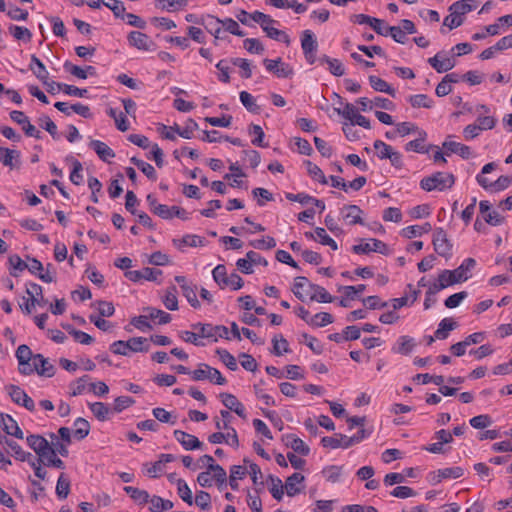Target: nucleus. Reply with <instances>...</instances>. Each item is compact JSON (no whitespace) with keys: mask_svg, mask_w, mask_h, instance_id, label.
<instances>
[{"mask_svg":"<svg viewBox=\"0 0 512 512\" xmlns=\"http://www.w3.org/2000/svg\"><path fill=\"white\" fill-rule=\"evenodd\" d=\"M476 266V260L474 258H466L461 265L454 270H442L439 274L442 277V281L451 286L457 283L467 281L471 277V272Z\"/></svg>","mask_w":512,"mask_h":512,"instance_id":"nucleus-1","label":"nucleus"},{"mask_svg":"<svg viewBox=\"0 0 512 512\" xmlns=\"http://www.w3.org/2000/svg\"><path fill=\"white\" fill-rule=\"evenodd\" d=\"M455 176L452 173L435 172L430 176L424 177L420 181V188L424 191L433 190L444 191L452 188L455 184Z\"/></svg>","mask_w":512,"mask_h":512,"instance_id":"nucleus-2","label":"nucleus"},{"mask_svg":"<svg viewBox=\"0 0 512 512\" xmlns=\"http://www.w3.org/2000/svg\"><path fill=\"white\" fill-rule=\"evenodd\" d=\"M42 292V287L39 284L33 282L28 283L26 285V293L29 298L25 299V297H23L25 302L19 305L21 310L26 314H31L36 305L40 307L46 306L48 304V300L44 298Z\"/></svg>","mask_w":512,"mask_h":512,"instance_id":"nucleus-3","label":"nucleus"},{"mask_svg":"<svg viewBox=\"0 0 512 512\" xmlns=\"http://www.w3.org/2000/svg\"><path fill=\"white\" fill-rule=\"evenodd\" d=\"M199 468L206 467V470H213V477H215V484L219 490L227 488V473L222 466L215 463L211 455H203L197 460Z\"/></svg>","mask_w":512,"mask_h":512,"instance_id":"nucleus-4","label":"nucleus"},{"mask_svg":"<svg viewBox=\"0 0 512 512\" xmlns=\"http://www.w3.org/2000/svg\"><path fill=\"white\" fill-rule=\"evenodd\" d=\"M432 243L435 252L446 259L452 256L453 244L448 239L446 231L442 227H438L433 232Z\"/></svg>","mask_w":512,"mask_h":512,"instance_id":"nucleus-5","label":"nucleus"},{"mask_svg":"<svg viewBox=\"0 0 512 512\" xmlns=\"http://www.w3.org/2000/svg\"><path fill=\"white\" fill-rule=\"evenodd\" d=\"M194 380H209L215 385H225L227 380L222 376L221 372L209 366L208 364L201 363L194 369Z\"/></svg>","mask_w":512,"mask_h":512,"instance_id":"nucleus-6","label":"nucleus"},{"mask_svg":"<svg viewBox=\"0 0 512 512\" xmlns=\"http://www.w3.org/2000/svg\"><path fill=\"white\" fill-rule=\"evenodd\" d=\"M18 360V370L22 375H31L34 373L35 367H32L35 354L32 353L30 347L26 344L18 346L15 354Z\"/></svg>","mask_w":512,"mask_h":512,"instance_id":"nucleus-7","label":"nucleus"},{"mask_svg":"<svg viewBox=\"0 0 512 512\" xmlns=\"http://www.w3.org/2000/svg\"><path fill=\"white\" fill-rule=\"evenodd\" d=\"M296 314L312 327H324L334 322V317L328 312H319L310 317L309 311L304 306H299Z\"/></svg>","mask_w":512,"mask_h":512,"instance_id":"nucleus-8","label":"nucleus"},{"mask_svg":"<svg viewBox=\"0 0 512 512\" xmlns=\"http://www.w3.org/2000/svg\"><path fill=\"white\" fill-rule=\"evenodd\" d=\"M301 47L306 62L313 65L317 61L316 53L318 50V42L311 30H304L302 32Z\"/></svg>","mask_w":512,"mask_h":512,"instance_id":"nucleus-9","label":"nucleus"},{"mask_svg":"<svg viewBox=\"0 0 512 512\" xmlns=\"http://www.w3.org/2000/svg\"><path fill=\"white\" fill-rule=\"evenodd\" d=\"M28 446L38 455L37 461L41 462L44 458H47L50 451H52V445L46 438L38 434H31L26 438Z\"/></svg>","mask_w":512,"mask_h":512,"instance_id":"nucleus-10","label":"nucleus"},{"mask_svg":"<svg viewBox=\"0 0 512 512\" xmlns=\"http://www.w3.org/2000/svg\"><path fill=\"white\" fill-rule=\"evenodd\" d=\"M7 389L11 400L15 404L25 407L30 412L35 410L33 399L22 388L16 385H9Z\"/></svg>","mask_w":512,"mask_h":512,"instance_id":"nucleus-11","label":"nucleus"},{"mask_svg":"<svg viewBox=\"0 0 512 512\" xmlns=\"http://www.w3.org/2000/svg\"><path fill=\"white\" fill-rule=\"evenodd\" d=\"M10 118L19 125H22V129L26 136L41 139L42 135L39 130L36 129L29 121V118L24 112L19 110H13L10 112Z\"/></svg>","mask_w":512,"mask_h":512,"instance_id":"nucleus-12","label":"nucleus"},{"mask_svg":"<svg viewBox=\"0 0 512 512\" xmlns=\"http://www.w3.org/2000/svg\"><path fill=\"white\" fill-rule=\"evenodd\" d=\"M476 180L485 190L493 189L495 192L503 191L512 184V176L510 175H502L495 182H489L486 177L478 174Z\"/></svg>","mask_w":512,"mask_h":512,"instance_id":"nucleus-13","label":"nucleus"},{"mask_svg":"<svg viewBox=\"0 0 512 512\" xmlns=\"http://www.w3.org/2000/svg\"><path fill=\"white\" fill-rule=\"evenodd\" d=\"M372 245L369 243L357 244L352 247V251L355 254H368L370 252H377L383 255L389 254V249L386 243L379 239L372 238Z\"/></svg>","mask_w":512,"mask_h":512,"instance_id":"nucleus-14","label":"nucleus"},{"mask_svg":"<svg viewBox=\"0 0 512 512\" xmlns=\"http://www.w3.org/2000/svg\"><path fill=\"white\" fill-rule=\"evenodd\" d=\"M0 426L3 431L17 439H23L24 434L17 421L9 414L0 412Z\"/></svg>","mask_w":512,"mask_h":512,"instance_id":"nucleus-15","label":"nucleus"},{"mask_svg":"<svg viewBox=\"0 0 512 512\" xmlns=\"http://www.w3.org/2000/svg\"><path fill=\"white\" fill-rule=\"evenodd\" d=\"M220 398L222 404L228 409V411L235 412L239 417L243 419L246 418V409L235 395L231 393H221Z\"/></svg>","mask_w":512,"mask_h":512,"instance_id":"nucleus-16","label":"nucleus"},{"mask_svg":"<svg viewBox=\"0 0 512 512\" xmlns=\"http://www.w3.org/2000/svg\"><path fill=\"white\" fill-rule=\"evenodd\" d=\"M128 42L131 46L139 49V50H151V47L154 45L153 41L150 39V37L142 33L140 31H131L128 34Z\"/></svg>","mask_w":512,"mask_h":512,"instance_id":"nucleus-17","label":"nucleus"},{"mask_svg":"<svg viewBox=\"0 0 512 512\" xmlns=\"http://www.w3.org/2000/svg\"><path fill=\"white\" fill-rule=\"evenodd\" d=\"M32 367H35L34 373L36 372L40 376L52 377L55 374V367L45 358L42 354H35L34 362Z\"/></svg>","mask_w":512,"mask_h":512,"instance_id":"nucleus-18","label":"nucleus"},{"mask_svg":"<svg viewBox=\"0 0 512 512\" xmlns=\"http://www.w3.org/2000/svg\"><path fill=\"white\" fill-rule=\"evenodd\" d=\"M418 135H419V137L417 139L409 141L405 145L406 151H414V152L421 153V154H427V153H429L430 149L438 148L437 146L432 145V144L429 146L424 145V142L427 138V133L424 130L418 131Z\"/></svg>","mask_w":512,"mask_h":512,"instance_id":"nucleus-19","label":"nucleus"},{"mask_svg":"<svg viewBox=\"0 0 512 512\" xmlns=\"http://www.w3.org/2000/svg\"><path fill=\"white\" fill-rule=\"evenodd\" d=\"M342 217L345 221H347L350 225H356V224H364V221L361 217L363 214V211L361 208L357 205L351 204V205H345L341 209Z\"/></svg>","mask_w":512,"mask_h":512,"instance_id":"nucleus-20","label":"nucleus"},{"mask_svg":"<svg viewBox=\"0 0 512 512\" xmlns=\"http://www.w3.org/2000/svg\"><path fill=\"white\" fill-rule=\"evenodd\" d=\"M176 460L173 454H160L159 459L147 468L146 473L151 478H157L163 471L166 463Z\"/></svg>","mask_w":512,"mask_h":512,"instance_id":"nucleus-21","label":"nucleus"},{"mask_svg":"<svg viewBox=\"0 0 512 512\" xmlns=\"http://www.w3.org/2000/svg\"><path fill=\"white\" fill-rule=\"evenodd\" d=\"M215 326L212 324H197L194 325V346L205 345L199 338H206L213 341Z\"/></svg>","mask_w":512,"mask_h":512,"instance_id":"nucleus-22","label":"nucleus"},{"mask_svg":"<svg viewBox=\"0 0 512 512\" xmlns=\"http://www.w3.org/2000/svg\"><path fill=\"white\" fill-rule=\"evenodd\" d=\"M89 147L93 149L104 162H108L109 159L115 157V152L106 143L100 140H91Z\"/></svg>","mask_w":512,"mask_h":512,"instance_id":"nucleus-23","label":"nucleus"},{"mask_svg":"<svg viewBox=\"0 0 512 512\" xmlns=\"http://www.w3.org/2000/svg\"><path fill=\"white\" fill-rule=\"evenodd\" d=\"M0 161L12 169L20 164V151L0 146Z\"/></svg>","mask_w":512,"mask_h":512,"instance_id":"nucleus-24","label":"nucleus"},{"mask_svg":"<svg viewBox=\"0 0 512 512\" xmlns=\"http://www.w3.org/2000/svg\"><path fill=\"white\" fill-rule=\"evenodd\" d=\"M287 442L286 445L290 447L294 452L307 456L310 453V448L305 442L297 437L295 434H287L285 436Z\"/></svg>","mask_w":512,"mask_h":512,"instance_id":"nucleus-25","label":"nucleus"},{"mask_svg":"<svg viewBox=\"0 0 512 512\" xmlns=\"http://www.w3.org/2000/svg\"><path fill=\"white\" fill-rule=\"evenodd\" d=\"M416 342L414 338L404 335L397 340V345L392 347V352L402 355H408L415 348Z\"/></svg>","mask_w":512,"mask_h":512,"instance_id":"nucleus-26","label":"nucleus"},{"mask_svg":"<svg viewBox=\"0 0 512 512\" xmlns=\"http://www.w3.org/2000/svg\"><path fill=\"white\" fill-rule=\"evenodd\" d=\"M222 19H219L212 15H207L204 19L202 24L205 26V28L208 30L209 33H211L215 39H224V36L221 35L222 33Z\"/></svg>","mask_w":512,"mask_h":512,"instance_id":"nucleus-27","label":"nucleus"},{"mask_svg":"<svg viewBox=\"0 0 512 512\" xmlns=\"http://www.w3.org/2000/svg\"><path fill=\"white\" fill-rule=\"evenodd\" d=\"M29 69L33 72L37 79H39L42 83H46V79H48L49 73L43 62L35 54L31 55Z\"/></svg>","mask_w":512,"mask_h":512,"instance_id":"nucleus-28","label":"nucleus"},{"mask_svg":"<svg viewBox=\"0 0 512 512\" xmlns=\"http://www.w3.org/2000/svg\"><path fill=\"white\" fill-rule=\"evenodd\" d=\"M305 480V477L298 472L293 473L286 479L285 489L287 495L293 497L301 492V488L297 487L296 484H301Z\"/></svg>","mask_w":512,"mask_h":512,"instance_id":"nucleus-29","label":"nucleus"},{"mask_svg":"<svg viewBox=\"0 0 512 512\" xmlns=\"http://www.w3.org/2000/svg\"><path fill=\"white\" fill-rule=\"evenodd\" d=\"M123 490L132 498V500L140 506L148 504L150 495L146 490H141L132 486H125Z\"/></svg>","mask_w":512,"mask_h":512,"instance_id":"nucleus-30","label":"nucleus"},{"mask_svg":"<svg viewBox=\"0 0 512 512\" xmlns=\"http://www.w3.org/2000/svg\"><path fill=\"white\" fill-rule=\"evenodd\" d=\"M458 326L457 322L452 318H444L438 324V328L435 331V338L439 340H444L448 338L449 332L456 329Z\"/></svg>","mask_w":512,"mask_h":512,"instance_id":"nucleus-31","label":"nucleus"},{"mask_svg":"<svg viewBox=\"0 0 512 512\" xmlns=\"http://www.w3.org/2000/svg\"><path fill=\"white\" fill-rule=\"evenodd\" d=\"M150 512H163L173 508V502L168 499H163L160 496H152L148 501Z\"/></svg>","mask_w":512,"mask_h":512,"instance_id":"nucleus-32","label":"nucleus"},{"mask_svg":"<svg viewBox=\"0 0 512 512\" xmlns=\"http://www.w3.org/2000/svg\"><path fill=\"white\" fill-rule=\"evenodd\" d=\"M144 311L147 312V315L150 320L154 321L155 323H157L159 325L167 324L172 319V317L169 313H167L161 309H157V308H153V307H146L144 309Z\"/></svg>","mask_w":512,"mask_h":512,"instance_id":"nucleus-33","label":"nucleus"},{"mask_svg":"<svg viewBox=\"0 0 512 512\" xmlns=\"http://www.w3.org/2000/svg\"><path fill=\"white\" fill-rule=\"evenodd\" d=\"M125 342H126V347H128V353L129 352H147L150 349L148 339L145 337H132Z\"/></svg>","mask_w":512,"mask_h":512,"instance_id":"nucleus-34","label":"nucleus"},{"mask_svg":"<svg viewBox=\"0 0 512 512\" xmlns=\"http://www.w3.org/2000/svg\"><path fill=\"white\" fill-rule=\"evenodd\" d=\"M368 79L371 87L375 91L387 93L392 97L396 96V90L391 87L385 80L374 75L369 76Z\"/></svg>","mask_w":512,"mask_h":512,"instance_id":"nucleus-35","label":"nucleus"},{"mask_svg":"<svg viewBox=\"0 0 512 512\" xmlns=\"http://www.w3.org/2000/svg\"><path fill=\"white\" fill-rule=\"evenodd\" d=\"M432 229V226L429 222L424 223L423 225H411L408 227H405L402 230V236L408 239L414 238L416 236H421L422 234L430 232Z\"/></svg>","mask_w":512,"mask_h":512,"instance_id":"nucleus-36","label":"nucleus"},{"mask_svg":"<svg viewBox=\"0 0 512 512\" xmlns=\"http://www.w3.org/2000/svg\"><path fill=\"white\" fill-rule=\"evenodd\" d=\"M311 290L314 291L310 296L311 301H317L319 303H331L334 301V297L320 285H311Z\"/></svg>","mask_w":512,"mask_h":512,"instance_id":"nucleus-37","label":"nucleus"},{"mask_svg":"<svg viewBox=\"0 0 512 512\" xmlns=\"http://www.w3.org/2000/svg\"><path fill=\"white\" fill-rule=\"evenodd\" d=\"M267 482L271 483L269 487V491L272 494L273 498L277 501H281L284 495V489L282 481L279 477L270 474L267 478Z\"/></svg>","mask_w":512,"mask_h":512,"instance_id":"nucleus-38","label":"nucleus"},{"mask_svg":"<svg viewBox=\"0 0 512 512\" xmlns=\"http://www.w3.org/2000/svg\"><path fill=\"white\" fill-rule=\"evenodd\" d=\"M437 481L435 483H440L443 479L453 478L457 479L464 475V469L462 467H449L444 469H439L437 471Z\"/></svg>","mask_w":512,"mask_h":512,"instance_id":"nucleus-39","label":"nucleus"},{"mask_svg":"<svg viewBox=\"0 0 512 512\" xmlns=\"http://www.w3.org/2000/svg\"><path fill=\"white\" fill-rule=\"evenodd\" d=\"M189 0H155V7L173 12L181 7L187 6Z\"/></svg>","mask_w":512,"mask_h":512,"instance_id":"nucleus-40","label":"nucleus"},{"mask_svg":"<svg viewBox=\"0 0 512 512\" xmlns=\"http://www.w3.org/2000/svg\"><path fill=\"white\" fill-rule=\"evenodd\" d=\"M89 408L93 415L99 420V421H106L109 419L110 415V408L103 402H94L89 404Z\"/></svg>","mask_w":512,"mask_h":512,"instance_id":"nucleus-41","label":"nucleus"},{"mask_svg":"<svg viewBox=\"0 0 512 512\" xmlns=\"http://www.w3.org/2000/svg\"><path fill=\"white\" fill-rule=\"evenodd\" d=\"M304 164L306 165L307 172L312 179L318 181L319 183H321L323 185H326L328 183V180H327L325 174L323 173V171L321 170V168L319 166L312 163L310 160H305Z\"/></svg>","mask_w":512,"mask_h":512,"instance_id":"nucleus-42","label":"nucleus"},{"mask_svg":"<svg viewBox=\"0 0 512 512\" xmlns=\"http://www.w3.org/2000/svg\"><path fill=\"white\" fill-rule=\"evenodd\" d=\"M5 445L11 449L13 456L19 461H29V459L32 457L30 452H25L22 447L14 440L5 439Z\"/></svg>","mask_w":512,"mask_h":512,"instance_id":"nucleus-43","label":"nucleus"},{"mask_svg":"<svg viewBox=\"0 0 512 512\" xmlns=\"http://www.w3.org/2000/svg\"><path fill=\"white\" fill-rule=\"evenodd\" d=\"M222 22V31L228 32L232 35L238 36V37H244L246 33L241 30L239 24L234 19L227 17L221 20Z\"/></svg>","mask_w":512,"mask_h":512,"instance_id":"nucleus-44","label":"nucleus"},{"mask_svg":"<svg viewBox=\"0 0 512 512\" xmlns=\"http://www.w3.org/2000/svg\"><path fill=\"white\" fill-rule=\"evenodd\" d=\"M74 427H75L74 437L77 440H83L84 438H86L88 436V434L90 432L89 422L82 417H79L75 420Z\"/></svg>","mask_w":512,"mask_h":512,"instance_id":"nucleus-45","label":"nucleus"},{"mask_svg":"<svg viewBox=\"0 0 512 512\" xmlns=\"http://www.w3.org/2000/svg\"><path fill=\"white\" fill-rule=\"evenodd\" d=\"M311 285H314L311 283L307 277L305 276H297L294 279V284L292 288V292L294 293L295 297L299 299L300 301H305V297L303 293L301 292L304 287L308 286L311 289Z\"/></svg>","mask_w":512,"mask_h":512,"instance_id":"nucleus-46","label":"nucleus"},{"mask_svg":"<svg viewBox=\"0 0 512 512\" xmlns=\"http://www.w3.org/2000/svg\"><path fill=\"white\" fill-rule=\"evenodd\" d=\"M409 102H410L411 106L414 108L423 107V108L430 109L434 105L433 100L426 94L411 95L409 97Z\"/></svg>","mask_w":512,"mask_h":512,"instance_id":"nucleus-47","label":"nucleus"},{"mask_svg":"<svg viewBox=\"0 0 512 512\" xmlns=\"http://www.w3.org/2000/svg\"><path fill=\"white\" fill-rule=\"evenodd\" d=\"M243 106L251 113L258 114L260 106L257 105L255 98L247 91H241L239 94Z\"/></svg>","mask_w":512,"mask_h":512,"instance_id":"nucleus-48","label":"nucleus"},{"mask_svg":"<svg viewBox=\"0 0 512 512\" xmlns=\"http://www.w3.org/2000/svg\"><path fill=\"white\" fill-rule=\"evenodd\" d=\"M248 132L250 135H255V138L252 139V141H251V143L254 146H257V147H267L268 146L267 143H264L265 133H264L263 129L261 128V126L252 123L249 125Z\"/></svg>","mask_w":512,"mask_h":512,"instance_id":"nucleus-49","label":"nucleus"},{"mask_svg":"<svg viewBox=\"0 0 512 512\" xmlns=\"http://www.w3.org/2000/svg\"><path fill=\"white\" fill-rule=\"evenodd\" d=\"M104 6L109 8L116 18L125 19V6L120 0H102Z\"/></svg>","mask_w":512,"mask_h":512,"instance_id":"nucleus-50","label":"nucleus"},{"mask_svg":"<svg viewBox=\"0 0 512 512\" xmlns=\"http://www.w3.org/2000/svg\"><path fill=\"white\" fill-rule=\"evenodd\" d=\"M231 64L241 69L240 76L244 79H249L252 76V69L249 60L245 58H231L229 60Z\"/></svg>","mask_w":512,"mask_h":512,"instance_id":"nucleus-51","label":"nucleus"},{"mask_svg":"<svg viewBox=\"0 0 512 512\" xmlns=\"http://www.w3.org/2000/svg\"><path fill=\"white\" fill-rule=\"evenodd\" d=\"M9 32L16 40H22L25 42L31 41L32 33L26 27H21L17 25H10Z\"/></svg>","mask_w":512,"mask_h":512,"instance_id":"nucleus-52","label":"nucleus"},{"mask_svg":"<svg viewBox=\"0 0 512 512\" xmlns=\"http://www.w3.org/2000/svg\"><path fill=\"white\" fill-rule=\"evenodd\" d=\"M58 90H62L65 94L81 98L88 97V90L85 88H78L69 84H57Z\"/></svg>","mask_w":512,"mask_h":512,"instance_id":"nucleus-53","label":"nucleus"},{"mask_svg":"<svg viewBox=\"0 0 512 512\" xmlns=\"http://www.w3.org/2000/svg\"><path fill=\"white\" fill-rule=\"evenodd\" d=\"M40 126L45 129L53 139L59 140L60 134L58 133V129L56 124L51 120V118L47 115H43L39 118Z\"/></svg>","mask_w":512,"mask_h":512,"instance_id":"nucleus-54","label":"nucleus"},{"mask_svg":"<svg viewBox=\"0 0 512 512\" xmlns=\"http://www.w3.org/2000/svg\"><path fill=\"white\" fill-rule=\"evenodd\" d=\"M469 2L470 0L456 1L449 7V11L459 17H462L473 9Z\"/></svg>","mask_w":512,"mask_h":512,"instance_id":"nucleus-55","label":"nucleus"},{"mask_svg":"<svg viewBox=\"0 0 512 512\" xmlns=\"http://www.w3.org/2000/svg\"><path fill=\"white\" fill-rule=\"evenodd\" d=\"M216 353L220 357V360L226 365L231 371H236L238 365L235 357L226 349H217Z\"/></svg>","mask_w":512,"mask_h":512,"instance_id":"nucleus-56","label":"nucleus"},{"mask_svg":"<svg viewBox=\"0 0 512 512\" xmlns=\"http://www.w3.org/2000/svg\"><path fill=\"white\" fill-rule=\"evenodd\" d=\"M89 380H90L89 375H83L82 377L78 378L76 381L70 383V385H69V387L71 389L70 395L71 396L81 395L84 392Z\"/></svg>","mask_w":512,"mask_h":512,"instance_id":"nucleus-57","label":"nucleus"},{"mask_svg":"<svg viewBox=\"0 0 512 512\" xmlns=\"http://www.w3.org/2000/svg\"><path fill=\"white\" fill-rule=\"evenodd\" d=\"M264 32L266 33V35L269 38H271L273 40L284 42L287 45L290 43L289 35L282 30H279L277 28L270 26V27H264Z\"/></svg>","mask_w":512,"mask_h":512,"instance_id":"nucleus-58","label":"nucleus"},{"mask_svg":"<svg viewBox=\"0 0 512 512\" xmlns=\"http://www.w3.org/2000/svg\"><path fill=\"white\" fill-rule=\"evenodd\" d=\"M165 307L171 311L178 309V301L176 297V287L171 286L167 288L165 297L163 299Z\"/></svg>","mask_w":512,"mask_h":512,"instance_id":"nucleus-59","label":"nucleus"},{"mask_svg":"<svg viewBox=\"0 0 512 512\" xmlns=\"http://www.w3.org/2000/svg\"><path fill=\"white\" fill-rule=\"evenodd\" d=\"M70 492V481L65 475L62 473L57 481L56 485V494L60 499L67 498Z\"/></svg>","mask_w":512,"mask_h":512,"instance_id":"nucleus-60","label":"nucleus"},{"mask_svg":"<svg viewBox=\"0 0 512 512\" xmlns=\"http://www.w3.org/2000/svg\"><path fill=\"white\" fill-rule=\"evenodd\" d=\"M9 263L13 268L12 270H10V274L13 277H18V272H22L28 267V264L25 261H23L20 256L16 254L9 257Z\"/></svg>","mask_w":512,"mask_h":512,"instance_id":"nucleus-61","label":"nucleus"},{"mask_svg":"<svg viewBox=\"0 0 512 512\" xmlns=\"http://www.w3.org/2000/svg\"><path fill=\"white\" fill-rule=\"evenodd\" d=\"M315 235L317 236L319 242L322 245L329 246L332 250H337L338 245L334 239H332L327 233L326 230L322 227L315 228Z\"/></svg>","mask_w":512,"mask_h":512,"instance_id":"nucleus-62","label":"nucleus"},{"mask_svg":"<svg viewBox=\"0 0 512 512\" xmlns=\"http://www.w3.org/2000/svg\"><path fill=\"white\" fill-rule=\"evenodd\" d=\"M272 343H273V349L271 352L275 356H281L283 353L290 352L289 343L282 335H280V340H278L277 336H275L272 339Z\"/></svg>","mask_w":512,"mask_h":512,"instance_id":"nucleus-63","label":"nucleus"},{"mask_svg":"<svg viewBox=\"0 0 512 512\" xmlns=\"http://www.w3.org/2000/svg\"><path fill=\"white\" fill-rule=\"evenodd\" d=\"M226 284H222L220 289H225L229 287L231 290H239L243 287L244 281L243 279L236 273L233 272L225 279Z\"/></svg>","mask_w":512,"mask_h":512,"instance_id":"nucleus-64","label":"nucleus"}]
</instances>
